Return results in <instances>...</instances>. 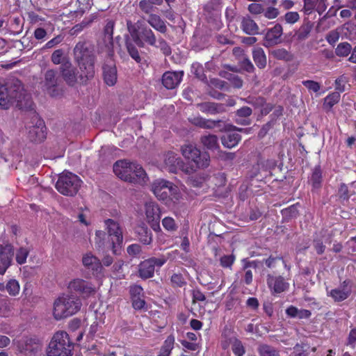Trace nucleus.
<instances>
[{
    "instance_id": "338daca9",
    "label": "nucleus",
    "mask_w": 356,
    "mask_h": 356,
    "mask_svg": "<svg viewBox=\"0 0 356 356\" xmlns=\"http://www.w3.org/2000/svg\"><path fill=\"white\" fill-rule=\"evenodd\" d=\"M209 84L220 90H227L228 88L227 82L219 79H211Z\"/></svg>"
},
{
    "instance_id": "7ed1b4c3",
    "label": "nucleus",
    "mask_w": 356,
    "mask_h": 356,
    "mask_svg": "<svg viewBox=\"0 0 356 356\" xmlns=\"http://www.w3.org/2000/svg\"><path fill=\"white\" fill-rule=\"evenodd\" d=\"M113 172L120 179L129 183L143 184L147 179V174L140 165L126 160L116 161L113 165Z\"/></svg>"
},
{
    "instance_id": "a878e982",
    "label": "nucleus",
    "mask_w": 356,
    "mask_h": 356,
    "mask_svg": "<svg viewBox=\"0 0 356 356\" xmlns=\"http://www.w3.org/2000/svg\"><path fill=\"white\" fill-rule=\"evenodd\" d=\"M42 350V342L37 338H27L23 344L22 351L25 354H35Z\"/></svg>"
},
{
    "instance_id": "c9c22d12",
    "label": "nucleus",
    "mask_w": 356,
    "mask_h": 356,
    "mask_svg": "<svg viewBox=\"0 0 356 356\" xmlns=\"http://www.w3.org/2000/svg\"><path fill=\"white\" fill-rule=\"evenodd\" d=\"M313 28V24L310 22H307L302 24L300 27L296 31L295 37L299 41L306 40Z\"/></svg>"
},
{
    "instance_id": "4468645a",
    "label": "nucleus",
    "mask_w": 356,
    "mask_h": 356,
    "mask_svg": "<svg viewBox=\"0 0 356 356\" xmlns=\"http://www.w3.org/2000/svg\"><path fill=\"white\" fill-rule=\"evenodd\" d=\"M68 288L71 291L79 293L84 298H88L95 293V288L91 283L79 278L71 281Z\"/></svg>"
},
{
    "instance_id": "20e7f679",
    "label": "nucleus",
    "mask_w": 356,
    "mask_h": 356,
    "mask_svg": "<svg viewBox=\"0 0 356 356\" xmlns=\"http://www.w3.org/2000/svg\"><path fill=\"white\" fill-rule=\"evenodd\" d=\"M74 343L65 331H58L53 335L47 348V356H72Z\"/></svg>"
},
{
    "instance_id": "cd10ccee",
    "label": "nucleus",
    "mask_w": 356,
    "mask_h": 356,
    "mask_svg": "<svg viewBox=\"0 0 356 356\" xmlns=\"http://www.w3.org/2000/svg\"><path fill=\"white\" fill-rule=\"evenodd\" d=\"M103 75L105 83L113 86L117 81V70L115 66L106 65L103 67Z\"/></svg>"
},
{
    "instance_id": "ddd939ff",
    "label": "nucleus",
    "mask_w": 356,
    "mask_h": 356,
    "mask_svg": "<svg viewBox=\"0 0 356 356\" xmlns=\"http://www.w3.org/2000/svg\"><path fill=\"white\" fill-rule=\"evenodd\" d=\"M164 163L170 172H176L177 169H181L186 174H191L195 170L193 167L186 165L181 159L172 152H168L164 154Z\"/></svg>"
},
{
    "instance_id": "c03bdc74",
    "label": "nucleus",
    "mask_w": 356,
    "mask_h": 356,
    "mask_svg": "<svg viewBox=\"0 0 356 356\" xmlns=\"http://www.w3.org/2000/svg\"><path fill=\"white\" fill-rule=\"evenodd\" d=\"M220 75L230 81L232 85L236 88H241L243 86V80L236 74L222 72L220 73Z\"/></svg>"
},
{
    "instance_id": "de8ad7c7",
    "label": "nucleus",
    "mask_w": 356,
    "mask_h": 356,
    "mask_svg": "<svg viewBox=\"0 0 356 356\" xmlns=\"http://www.w3.org/2000/svg\"><path fill=\"white\" fill-rule=\"evenodd\" d=\"M351 50L352 47L348 42H341L337 45L335 53L338 56H347Z\"/></svg>"
},
{
    "instance_id": "f03ea898",
    "label": "nucleus",
    "mask_w": 356,
    "mask_h": 356,
    "mask_svg": "<svg viewBox=\"0 0 356 356\" xmlns=\"http://www.w3.org/2000/svg\"><path fill=\"white\" fill-rule=\"evenodd\" d=\"M74 59L79 69V80L86 83L92 79L95 74L96 56L93 47L86 41L79 42L74 47Z\"/></svg>"
},
{
    "instance_id": "c756f323",
    "label": "nucleus",
    "mask_w": 356,
    "mask_h": 356,
    "mask_svg": "<svg viewBox=\"0 0 356 356\" xmlns=\"http://www.w3.org/2000/svg\"><path fill=\"white\" fill-rule=\"evenodd\" d=\"M252 58L257 67L264 69L267 64V58L264 49L257 47L252 50Z\"/></svg>"
},
{
    "instance_id": "603ef678",
    "label": "nucleus",
    "mask_w": 356,
    "mask_h": 356,
    "mask_svg": "<svg viewBox=\"0 0 356 356\" xmlns=\"http://www.w3.org/2000/svg\"><path fill=\"white\" fill-rule=\"evenodd\" d=\"M302 85L305 86L309 90L312 91L314 92H317L321 89V85L319 83L312 81V80H306L302 82Z\"/></svg>"
},
{
    "instance_id": "774afa93",
    "label": "nucleus",
    "mask_w": 356,
    "mask_h": 356,
    "mask_svg": "<svg viewBox=\"0 0 356 356\" xmlns=\"http://www.w3.org/2000/svg\"><path fill=\"white\" fill-rule=\"evenodd\" d=\"M248 10L252 14L259 15L264 13V8L260 3H252L248 6Z\"/></svg>"
},
{
    "instance_id": "58836bf2",
    "label": "nucleus",
    "mask_w": 356,
    "mask_h": 356,
    "mask_svg": "<svg viewBox=\"0 0 356 356\" xmlns=\"http://www.w3.org/2000/svg\"><path fill=\"white\" fill-rule=\"evenodd\" d=\"M201 143L202 145L209 149H216L219 145L218 143V138L216 135L209 134L201 137Z\"/></svg>"
},
{
    "instance_id": "f257e3e1",
    "label": "nucleus",
    "mask_w": 356,
    "mask_h": 356,
    "mask_svg": "<svg viewBox=\"0 0 356 356\" xmlns=\"http://www.w3.org/2000/svg\"><path fill=\"white\" fill-rule=\"evenodd\" d=\"M13 103L19 109H30L33 104L31 95L24 90L19 80L13 79L5 83L0 81V108L8 109Z\"/></svg>"
},
{
    "instance_id": "49530a36",
    "label": "nucleus",
    "mask_w": 356,
    "mask_h": 356,
    "mask_svg": "<svg viewBox=\"0 0 356 356\" xmlns=\"http://www.w3.org/2000/svg\"><path fill=\"white\" fill-rule=\"evenodd\" d=\"M174 343V337L172 335L168 337V338L164 341V343L161 347L160 353L158 356H170V353L173 348Z\"/></svg>"
},
{
    "instance_id": "2f4dec72",
    "label": "nucleus",
    "mask_w": 356,
    "mask_h": 356,
    "mask_svg": "<svg viewBox=\"0 0 356 356\" xmlns=\"http://www.w3.org/2000/svg\"><path fill=\"white\" fill-rule=\"evenodd\" d=\"M19 284L18 281L14 279L8 280L6 283H0V291H6L11 296H16L19 292Z\"/></svg>"
},
{
    "instance_id": "5701e85b",
    "label": "nucleus",
    "mask_w": 356,
    "mask_h": 356,
    "mask_svg": "<svg viewBox=\"0 0 356 356\" xmlns=\"http://www.w3.org/2000/svg\"><path fill=\"white\" fill-rule=\"evenodd\" d=\"M197 107L200 111L204 113L215 115L222 113L226 111L225 106L223 104L215 102H203L197 104Z\"/></svg>"
},
{
    "instance_id": "6e6d98bb",
    "label": "nucleus",
    "mask_w": 356,
    "mask_h": 356,
    "mask_svg": "<svg viewBox=\"0 0 356 356\" xmlns=\"http://www.w3.org/2000/svg\"><path fill=\"white\" fill-rule=\"evenodd\" d=\"M170 281L174 286L181 287L186 284L184 278L181 274L175 273L171 276Z\"/></svg>"
},
{
    "instance_id": "c85d7f7f",
    "label": "nucleus",
    "mask_w": 356,
    "mask_h": 356,
    "mask_svg": "<svg viewBox=\"0 0 356 356\" xmlns=\"http://www.w3.org/2000/svg\"><path fill=\"white\" fill-rule=\"evenodd\" d=\"M322 181V170L320 165H316L312 169V174L309 179V182L312 186V190L319 189L321 187Z\"/></svg>"
},
{
    "instance_id": "b1692460",
    "label": "nucleus",
    "mask_w": 356,
    "mask_h": 356,
    "mask_svg": "<svg viewBox=\"0 0 356 356\" xmlns=\"http://www.w3.org/2000/svg\"><path fill=\"white\" fill-rule=\"evenodd\" d=\"M138 239L145 245H149L152 241V233L147 226L141 223L135 228Z\"/></svg>"
},
{
    "instance_id": "4be33fe9",
    "label": "nucleus",
    "mask_w": 356,
    "mask_h": 356,
    "mask_svg": "<svg viewBox=\"0 0 356 356\" xmlns=\"http://www.w3.org/2000/svg\"><path fill=\"white\" fill-rule=\"evenodd\" d=\"M182 72H166L162 76V83L167 89H173L181 82Z\"/></svg>"
},
{
    "instance_id": "39448f33",
    "label": "nucleus",
    "mask_w": 356,
    "mask_h": 356,
    "mask_svg": "<svg viewBox=\"0 0 356 356\" xmlns=\"http://www.w3.org/2000/svg\"><path fill=\"white\" fill-rule=\"evenodd\" d=\"M81 300L74 295H63L58 298L54 304V316L56 320L70 316L81 307Z\"/></svg>"
},
{
    "instance_id": "052dcab7",
    "label": "nucleus",
    "mask_w": 356,
    "mask_h": 356,
    "mask_svg": "<svg viewBox=\"0 0 356 356\" xmlns=\"http://www.w3.org/2000/svg\"><path fill=\"white\" fill-rule=\"evenodd\" d=\"M64 39L63 35H58L49 41H48L44 46V49H51L63 42Z\"/></svg>"
},
{
    "instance_id": "aec40b11",
    "label": "nucleus",
    "mask_w": 356,
    "mask_h": 356,
    "mask_svg": "<svg viewBox=\"0 0 356 356\" xmlns=\"http://www.w3.org/2000/svg\"><path fill=\"white\" fill-rule=\"evenodd\" d=\"M14 254L13 247L7 245L3 247L0 251V274L3 275L7 268L10 266Z\"/></svg>"
},
{
    "instance_id": "473e14b6",
    "label": "nucleus",
    "mask_w": 356,
    "mask_h": 356,
    "mask_svg": "<svg viewBox=\"0 0 356 356\" xmlns=\"http://www.w3.org/2000/svg\"><path fill=\"white\" fill-rule=\"evenodd\" d=\"M191 123L202 129H213L217 127L221 120H212L203 118L202 117H195L191 120Z\"/></svg>"
},
{
    "instance_id": "9b49d317",
    "label": "nucleus",
    "mask_w": 356,
    "mask_h": 356,
    "mask_svg": "<svg viewBox=\"0 0 356 356\" xmlns=\"http://www.w3.org/2000/svg\"><path fill=\"white\" fill-rule=\"evenodd\" d=\"M43 76L42 84L44 90L51 97L58 96L60 93L58 87L60 82L58 71L55 69H48Z\"/></svg>"
},
{
    "instance_id": "1a4fd4ad",
    "label": "nucleus",
    "mask_w": 356,
    "mask_h": 356,
    "mask_svg": "<svg viewBox=\"0 0 356 356\" xmlns=\"http://www.w3.org/2000/svg\"><path fill=\"white\" fill-rule=\"evenodd\" d=\"M181 152L185 159L191 160L195 164V170L196 168H204L209 165V154L206 152H201L200 150L193 144L182 145Z\"/></svg>"
},
{
    "instance_id": "393cba45",
    "label": "nucleus",
    "mask_w": 356,
    "mask_h": 356,
    "mask_svg": "<svg viewBox=\"0 0 356 356\" xmlns=\"http://www.w3.org/2000/svg\"><path fill=\"white\" fill-rule=\"evenodd\" d=\"M82 262L83 266L88 270H92L93 273H98L102 270L100 261L90 253L83 257Z\"/></svg>"
},
{
    "instance_id": "6e6552de",
    "label": "nucleus",
    "mask_w": 356,
    "mask_h": 356,
    "mask_svg": "<svg viewBox=\"0 0 356 356\" xmlns=\"http://www.w3.org/2000/svg\"><path fill=\"white\" fill-rule=\"evenodd\" d=\"M81 180L72 172H63L58 177L56 184L57 191L63 195L74 196L79 191Z\"/></svg>"
},
{
    "instance_id": "09e8293b",
    "label": "nucleus",
    "mask_w": 356,
    "mask_h": 356,
    "mask_svg": "<svg viewBox=\"0 0 356 356\" xmlns=\"http://www.w3.org/2000/svg\"><path fill=\"white\" fill-rule=\"evenodd\" d=\"M259 352L261 356H280L279 352L268 345H261L259 347Z\"/></svg>"
},
{
    "instance_id": "e2e57ef3",
    "label": "nucleus",
    "mask_w": 356,
    "mask_h": 356,
    "mask_svg": "<svg viewBox=\"0 0 356 356\" xmlns=\"http://www.w3.org/2000/svg\"><path fill=\"white\" fill-rule=\"evenodd\" d=\"M339 196L343 200H348L350 198L349 190L346 184L342 183L340 184L338 191Z\"/></svg>"
},
{
    "instance_id": "412c9836",
    "label": "nucleus",
    "mask_w": 356,
    "mask_h": 356,
    "mask_svg": "<svg viewBox=\"0 0 356 356\" xmlns=\"http://www.w3.org/2000/svg\"><path fill=\"white\" fill-rule=\"evenodd\" d=\"M145 214L147 221L152 223L154 229H156L155 227H159L160 210L155 203L149 202L145 204Z\"/></svg>"
},
{
    "instance_id": "13d9d810",
    "label": "nucleus",
    "mask_w": 356,
    "mask_h": 356,
    "mask_svg": "<svg viewBox=\"0 0 356 356\" xmlns=\"http://www.w3.org/2000/svg\"><path fill=\"white\" fill-rule=\"evenodd\" d=\"M192 72L196 75V76L201 79L204 80L206 79V76L203 72V69L202 65L198 63H195L192 65Z\"/></svg>"
},
{
    "instance_id": "6ab92c4d",
    "label": "nucleus",
    "mask_w": 356,
    "mask_h": 356,
    "mask_svg": "<svg viewBox=\"0 0 356 356\" xmlns=\"http://www.w3.org/2000/svg\"><path fill=\"white\" fill-rule=\"evenodd\" d=\"M267 284L274 293H282L289 287V284L280 275L273 276L268 275L267 277Z\"/></svg>"
},
{
    "instance_id": "bf43d9fd",
    "label": "nucleus",
    "mask_w": 356,
    "mask_h": 356,
    "mask_svg": "<svg viewBox=\"0 0 356 356\" xmlns=\"http://www.w3.org/2000/svg\"><path fill=\"white\" fill-rule=\"evenodd\" d=\"M155 47L160 49L165 56H169L172 53L170 47L163 39H159L158 45L156 44Z\"/></svg>"
},
{
    "instance_id": "680f3d73",
    "label": "nucleus",
    "mask_w": 356,
    "mask_h": 356,
    "mask_svg": "<svg viewBox=\"0 0 356 356\" xmlns=\"http://www.w3.org/2000/svg\"><path fill=\"white\" fill-rule=\"evenodd\" d=\"M163 226L168 231L176 229V224L175 220L171 217H165L162 220Z\"/></svg>"
},
{
    "instance_id": "bb28decb",
    "label": "nucleus",
    "mask_w": 356,
    "mask_h": 356,
    "mask_svg": "<svg viewBox=\"0 0 356 356\" xmlns=\"http://www.w3.org/2000/svg\"><path fill=\"white\" fill-rule=\"evenodd\" d=\"M252 113V108L248 106H243L236 111V122L241 125H249L251 123L248 117Z\"/></svg>"
},
{
    "instance_id": "e433bc0d",
    "label": "nucleus",
    "mask_w": 356,
    "mask_h": 356,
    "mask_svg": "<svg viewBox=\"0 0 356 356\" xmlns=\"http://www.w3.org/2000/svg\"><path fill=\"white\" fill-rule=\"evenodd\" d=\"M136 44L133 40H131L129 38L126 39L125 45L128 54L136 62L139 63L142 59Z\"/></svg>"
},
{
    "instance_id": "9d476101",
    "label": "nucleus",
    "mask_w": 356,
    "mask_h": 356,
    "mask_svg": "<svg viewBox=\"0 0 356 356\" xmlns=\"http://www.w3.org/2000/svg\"><path fill=\"white\" fill-rule=\"evenodd\" d=\"M166 261L167 258L164 256L151 257L141 261L138 265V276L143 280L153 277L155 267H161Z\"/></svg>"
},
{
    "instance_id": "f704fd0d",
    "label": "nucleus",
    "mask_w": 356,
    "mask_h": 356,
    "mask_svg": "<svg viewBox=\"0 0 356 356\" xmlns=\"http://www.w3.org/2000/svg\"><path fill=\"white\" fill-rule=\"evenodd\" d=\"M243 31L248 35H254L258 33L259 26L250 17H244L241 22Z\"/></svg>"
},
{
    "instance_id": "f3484780",
    "label": "nucleus",
    "mask_w": 356,
    "mask_h": 356,
    "mask_svg": "<svg viewBox=\"0 0 356 356\" xmlns=\"http://www.w3.org/2000/svg\"><path fill=\"white\" fill-rule=\"evenodd\" d=\"M352 293V282L350 280H344L339 287L330 290L327 295L335 302H341L346 300Z\"/></svg>"
},
{
    "instance_id": "f8f14e48",
    "label": "nucleus",
    "mask_w": 356,
    "mask_h": 356,
    "mask_svg": "<svg viewBox=\"0 0 356 356\" xmlns=\"http://www.w3.org/2000/svg\"><path fill=\"white\" fill-rule=\"evenodd\" d=\"M112 243V248L114 254H117L118 248H121L123 242L122 230L119 223L113 219H107L104 221Z\"/></svg>"
},
{
    "instance_id": "dca6fc26",
    "label": "nucleus",
    "mask_w": 356,
    "mask_h": 356,
    "mask_svg": "<svg viewBox=\"0 0 356 356\" xmlns=\"http://www.w3.org/2000/svg\"><path fill=\"white\" fill-rule=\"evenodd\" d=\"M59 72L65 82L70 86H74L79 79L76 69L70 60H66L59 67Z\"/></svg>"
},
{
    "instance_id": "8fccbe9b",
    "label": "nucleus",
    "mask_w": 356,
    "mask_h": 356,
    "mask_svg": "<svg viewBox=\"0 0 356 356\" xmlns=\"http://www.w3.org/2000/svg\"><path fill=\"white\" fill-rule=\"evenodd\" d=\"M29 254V250L26 248H20L16 253V261L19 264H23L26 262V258Z\"/></svg>"
},
{
    "instance_id": "864d4df0",
    "label": "nucleus",
    "mask_w": 356,
    "mask_h": 356,
    "mask_svg": "<svg viewBox=\"0 0 356 356\" xmlns=\"http://www.w3.org/2000/svg\"><path fill=\"white\" fill-rule=\"evenodd\" d=\"M265 99L261 97H249L246 99V102L252 105L254 107L257 108H261L263 106H264Z\"/></svg>"
},
{
    "instance_id": "a18cd8bd",
    "label": "nucleus",
    "mask_w": 356,
    "mask_h": 356,
    "mask_svg": "<svg viewBox=\"0 0 356 356\" xmlns=\"http://www.w3.org/2000/svg\"><path fill=\"white\" fill-rule=\"evenodd\" d=\"M272 56L278 60H283L285 61H291L293 60V55L284 48H278L271 51Z\"/></svg>"
},
{
    "instance_id": "2eb2a0df",
    "label": "nucleus",
    "mask_w": 356,
    "mask_h": 356,
    "mask_svg": "<svg viewBox=\"0 0 356 356\" xmlns=\"http://www.w3.org/2000/svg\"><path fill=\"white\" fill-rule=\"evenodd\" d=\"M33 120L35 125L29 127L28 138L33 143H41L46 138L44 123L37 114Z\"/></svg>"
},
{
    "instance_id": "4c0bfd02",
    "label": "nucleus",
    "mask_w": 356,
    "mask_h": 356,
    "mask_svg": "<svg viewBox=\"0 0 356 356\" xmlns=\"http://www.w3.org/2000/svg\"><path fill=\"white\" fill-rule=\"evenodd\" d=\"M114 22L112 20L107 22L104 30V40L106 45L108 49L113 47V34Z\"/></svg>"
},
{
    "instance_id": "a211bd4d",
    "label": "nucleus",
    "mask_w": 356,
    "mask_h": 356,
    "mask_svg": "<svg viewBox=\"0 0 356 356\" xmlns=\"http://www.w3.org/2000/svg\"><path fill=\"white\" fill-rule=\"evenodd\" d=\"M283 28L281 24H276L273 28L268 30L264 37V46H273L280 43Z\"/></svg>"
},
{
    "instance_id": "0eeeda50",
    "label": "nucleus",
    "mask_w": 356,
    "mask_h": 356,
    "mask_svg": "<svg viewBox=\"0 0 356 356\" xmlns=\"http://www.w3.org/2000/svg\"><path fill=\"white\" fill-rule=\"evenodd\" d=\"M151 190L155 196L161 200H171L178 201L181 197L179 188L173 183L163 179L154 180L151 185Z\"/></svg>"
},
{
    "instance_id": "0e129e2a",
    "label": "nucleus",
    "mask_w": 356,
    "mask_h": 356,
    "mask_svg": "<svg viewBox=\"0 0 356 356\" xmlns=\"http://www.w3.org/2000/svg\"><path fill=\"white\" fill-rule=\"evenodd\" d=\"M235 260V257L231 255H224L220 259V265L224 268H229L232 266Z\"/></svg>"
},
{
    "instance_id": "423d86ee",
    "label": "nucleus",
    "mask_w": 356,
    "mask_h": 356,
    "mask_svg": "<svg viewBox=\"0 0 356 356\" xmlns=\"http://www.w3.org/2000/svg\"><path fill=\"white\" fill-rule=\"evenodd\" d=\"M127 26L131 38L138 47H144L145 44L156 46V36L152 29L147 25L139 21L136 23H132L131 20H127Z\"/></svg>"
},
{
    "instance_id": "7c9ffc66",
    "label": "nucleus",
    "mask_w": 356,
    "mask_h": 356,
    "mask_svg": "<svg viewBox=\"0 0 356 356\" xmlns=\"http://www.w3.org/2000/svg\"><path fill=\"white\" fill-rule=\"evenodd\" d=\"M241 140V136L238 133H227L221 137L222 145L229 149L236 146Z\"/></svg>"
},
{
    "instance_id": "72a5a7b5",
    "label": "nucleus",
    "mask_w": 356,
    "mask_h": 356,
    "mask_svg": "<svg viewBox=\"0 0 356 356\" xmlns=\"http://www.w3.org/2000/svg\"><path fill=\"white\" fill-rule=\"evenodd\" d=\"M146 20L148 22V24L156 31L162 33L166 32L167 27L165 24V22L161 19V17L159 15L150 14Z\"/></svg>"
},
{
    "instance_id": "ea45409f",
    "label": "nucleus",
    "mask_w": 356,
    "mask_h": 356,
    "mask_svg": "<svg viewBox=\"0 0 356 356\" xmlns=\"http://www.w3.org/2000/svg\"><path fill=\"white\" fill-rule=\"evenodd\" d=\"M257 262L256 261H245L243 266L245 270L244 281L246 284H250L252 281V272L250 268L256 269Z\"/></svg>"
},
{
    "instance_id": "a19ab883",
    "label": "nucleus",
    "mask_w": 356,
    "mask_h": 356,
    "mask_svg": "<svg viewBox=\"0 0 356 356\" xmlns=\"http://www.w3.org/2000/svg\"><path fill=\"white\" fill-rule=\"evenodd\" d=\"M340 97L339 92H334L328 95L324 99L323 108L327 111L330 110L334 104L339 102Z\"/></svg>"
},
{
    "instance_id": "5fc2aeb1",
    "label": "nucleus",
    "mask_w": 356,
    "mask_h": 356,
    "mask_svg": "<svg viewBox=\"0 0 356 356\" xmlns=\"http://www.w3.org/2000/svg\"><path fill=\"white\" fill-rule=\"evenodd\" d=\"M263 13L266 18L268 19H273L280 15V11L278 8L270 6L264 10Z\"/></svg>"
},
{
    "instance_id": "69168bd1",
    "label": "nucleus",
    "mask_w": 356,
    "mask_h": 356,
    "mask_svg": "<svg viewBox=\"0 0 356 356\" xmlns=\"http://www.w3.org/2000/svg\"><path fill=\"white\" fill-rule=\"evenodd\" d=\"M300 19V15L298 12H287L284 15V19L288 24H294Z\"/></svg>"
},
{
    "instance_id": "4d7b16f0",
    "label": "nucleus",
    "mask_w": 356,
    "mask_h": 356,
    "mask_svg": "<svg viewBox=\"0 0 356 356\" xmlns=\"http://www.w3.org/2000/svg\"><path fill=\"white\" fill-rule=\"evenodd\" d=\"M232 351L237 356H243L245 353L244 348L240 341L235 339L232 344Z\"/></svg>"
},
{
    "instance_id": "79ce46f5",
    "label": "nucleus",
    "mask_w": 356,
    "mask_h": 356,
    "mask_svg": "<svg viewBox=\"0 0 356 356\" xmlns=\"http://www.w3.org/2000/svg\"><path fill=\"white\" fill-rule=\"evenodd\" d=\"M66 60H70V59L65 56V51L63 49L54 51L51 55V61L54 65H62Z\"/></svg>"
},
{
    "instance_id": "3c124183",
    "label": "nucleus",
    "mask_w": 356,
    "mask_h": 356,
    "mask_svg": "<svg viewBox=\"0 0 356 356\" xmlns=\"http://www.w3.org/2000/svg\"><path fill=\"white\" fill-rule=\"evenodd\" d=\"M238 63L241 67L248 72H253L255 69L250 60L246 56L238 60Z\"/></svg>"
},
{
    "instance_id": "37998d69",
    "label": "nucleus",
    "mask_w": 356,
    "mask_h": 356,
    "mask_svg": "<svg viewBox=\"0 0 356 356\" xmlns=\"http://www.w3.org/2000/svg\"><path fill=\"white\" fill-rule=\"evenodd\" d=\"M96 19L95 15H90L88 18H85L81 23L76 24L71 29V34H78L85 28L88 27Z\"/></svg>"
}]
</instances>
